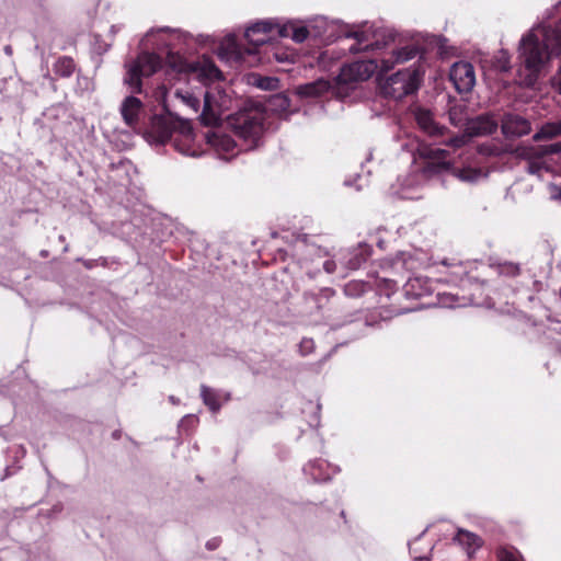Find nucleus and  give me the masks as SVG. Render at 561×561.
<instances>
[{"label": "nucleus", "instance_id": "1", "mask_svg": "<svg viewBox=\"0 0 561 561\" xmlns=\"http://www.w3.org/2000/svg\"><path fill=\"white\" fill-rule=\"evenodd\" d=\"M264 115L260 111H244L231 118L234 133L242 138L250 148L257 145L264 131Z\"/></svg>", "mask_w": 561, "mask_h": 561}, {"label": "nucleus", "instance_id": "2", "mask_svg": "<svg viewBox=\"0 0 561 561\" xmlns=\"http://www.w3.org/2000/svg\"><path fill=\"white\" fill-rule=\"evenodd\" d=\"M231 96L220 88H213L204 95V107L201 121L204 125H217L222 115L232 107Z\"/></svg>", "mask_w": 561, "mask_h": 561}, {"label": "nucleus", "instance_id": "3", "mask_svg": "<svg viewBox=\"0 0 561 561\" xmlns=\"http://www.w3.org/2000/svg\"><path fill=\"white\" fill-rule=\"evenodd\" d=\"M346 36L356 39V44L350 47L351 53L379 50L393 42L391 32L366 25L360 30L348 33Z\"/></svg>", "mask_w": 561, "mask_h": 561}, {"label": "nucleus", "instance_id": "4", "mask_svg": "<svg viewBox=\"0 0 561 561\" xmlns=\"http://www.w3.org/2000/svg\"><path fill=\"white\" fill-rule=\"evenodd\" d=\"M420 79L416 70H400L389 77L382 85V93L394 100H401L419 89Z\"/></svg>", "mask_w": 561, "mask_h": 561}, {"label": "nucleus", "instance_id": "5", "mask_svg": "<svg viewBox=\"0 0 561 561\" xmlns=\"http://www.w3.org/2000/svg\"><path fill=\"white\" fill-rule=\"evenodd\" d=\"M380 66L374 59L357 60L342 67L340 79L344 83L368 80Z\"/></svg>", "mask_w": 561, "mask_h": 561}, {"label": "nucleus", "instance_id": "6", "mask_svg": "<svg viewBox=\"0 0 561 561\" xmlns=\"http://www.w3.org/2000/svg\"><path fill=\"white\" fill-rule=\"evenodd\" d=\"M449 78L459 93L469 92L476 83L473 66L467 61L455 62L450 68Z\"/></svg>", "mask_w": 561, "mask_h": 561}, {"label": "nucleus", "instance_id": "7", "mask_svg": "<svg viewBox=\"0 0 561 561\" xmlns=\"http://www.w3.org/2000/svg\"><path fill=\"white\" fill-rule=\"evenodd\" d=\"M277 26L278 25H275L272 21H261L248 27L244 36L254 47L247 48V53L254 54L256 47L268 43L273 38L272 32L274 28H277Z\"/></svg>", "mask_w": 561, "mask_h": 561}, {"label": "nucleus", "instance_id": "8", "mask_svg": "<svg viewBox=\"0 0 561 561\" xmlns=\"http://www.w3.org/2000/svg\"><path fill=\"white\" fill-rule=\"evenodd\" d=\"M173 144L174 148L185 156L197 157L201 153L195 147L193 129L187 121L179 122V130L175 131Z\"/></svg>", "mask_w": 561, "mask_h": 561}, {"label": "nucleus", "instance_id": "9", "mask_svg": "<svg viewBox=\"0 0 561 561\" xmlns=\"http://www.w3.org/2000/svg\"><path fill=\"white\" fill-rule=\"evenodd\" d=\"M416 55L417 48L415 45H408L397 50H393L389 57L381 59L380 71L388 72L391 69H393L396 65L409 61L413 59Z\"/></svg>", "mask_w": 561, "mask_h": 561}, {"label": "nucleus", "instance_id": "10", "mask_svg": "<svg viewBox=\"0 0 561 561\" xmlns=\"http://www.w3.org/2000/svg\"><path fill=\"white\" fill-rule=\"evenodd\" d=\"M141 77H150L162 66L161 58L153 53H142L131 62Z\"/></svg>", "mask_w": 561, "mask_h": 561}, {"label": "nucleus", "instance_id": "11", "mask_svg": "<svg viewBox=\"0 0 561 561\" xmlns=\"http://www.w3.org/2000/svg\"><path fill=\"white\" fill-rule=\"evenodd\" d=\"M415 121L419 127L430 136H443L445 134V127L437 124L432 113L425 108H416L414 112Z\"/></svg>", "mask_w": 561, "mask_h": 561}, {"label": "nucleus", "instance_id": "12", "mask_svg": "<svg viewBox=\"0 0 561 561\" xmlns=\"http://www.w3.org/2000/svg\"><path fill=\"white\" fill-rule=\"evenodd\" d=\"M530 130V123L518 115H508L502 123V131L507 137H520L529 134Z\"/></svg>", "mask_w": 561, "mask_h": 561}, {"label": "nucleus", "instance_id": "13", "mask_svg": "<svg viewBox=\"0 0 561 561\" xmlns=\"http://www.w3.org/2000/svg\"><path fill=\"white\" fill-rule=\"evenodd\" d=\"M141 110V101L134 95L127 96L121 105V114L123 119L131 128H135L138 124Z\"/></svg>", "mask_w": 561, "mask_h": 561}, {"label": "nucleus", "instance_id": "14", "mask_svg": "<svg viewBox=\"0 0 561 561\" xmlns=\"http://www.w3.org/2000/svg\"><path fill=\"white\" fill-rule=\"evenodd\" d=\"M469 137H478L488 135L491 131V116L489 113L472 118L467 123L465 129Z\"/></svg>", "mask_w": 561, "mask_h": 561}, {"label": "nucleus", "instance_id": "15", "mask_svg": "<svg viewBox=\"0 0 561 561\" xmlns=\"http://www.w3.org/2000/svg\"><path fill=\"white\" fill-rule=\"evenodd\" d=\"M454 541L461 546L469 557H471V554L482 545V540L480 537H478L473 533L463 529H459L457 531Z\"/></svg>", "mask_w": 561, "mask_h": 561}, {"label": "nucleus", "instance_id": "16", "mask_svg": "<svg viewBox=\"0 0 561 561\" xmlns=\"http://www.w3.org/2000/svg\"><path fill=\"white\" fill-rule=\"evenodd\" d=\"M449 121L456 127H467V123L472 118H469V111L466 102L459 101L453 104L449 108Z\"/></svg>", "mask_w": 561, "mask_h": 561}, {"label": "nucleus", "instance_id": "17", "mask_svg": "<svg viewBox=\"0 0 561 561\" xmlns=\"http://www.w3.org/2000/svg\"><path fill=\"white\" fill-rule=\"evenodd\" d=\"M174 128L175 126L164 118H157L152 124V133L160 142H165L171 138H174L176 131Z\"/></svg>", "mask_w": 561, "mask_h": 561}, {"label": "nucleus", "instance_id": "18", "mask_svg": "<svg viewBox=\"0 0 561 561\" xmlns=\"http://www.w3.org/2000/svg\"><path fill=\"white\" fill-rule=\"evenodd\" d=\"M330 88L331 84L329 81L319 79L317 81L299 85L298 93L302 96L314 98L328 92Z\"/></svg>", "mask_w": 561, "mask_h": 561}, {"label": "nucleus", "instance_id": "19", "mask_svg": "<svg viewBox=\"0 0 561 561\" xmlns=\"http://www.w3.org/2000/svg\"><path fill=\"white\" fill-rule=\"evenodd\" d=\"M126 75L124 77V83L128 85L131 93L142 92L141 75L137 71L133 64L126 66Z\"/></svg>", "mask_w": 561, "mask_h": 561}, {"label": "nucleus", "instance_id": "20", "mask_svg": "<svg viewBox=\"0 0 561 561\" xmlns=\"http://www.w3.org/2000/svg\"><path fill=\"white\" fill-rule=\"evenodd\" d=\"M425 280L421 277H414L408 280L404 286V291L408 296L415 298L423 297L431 294L428 287L425 286Z\"/></svg>", "mask_w": 561, "mask_h": 561}, {"label": "nucleus", "instance_id": "21", "mask_svg": "<svg viewBox=\"0 0 561 561\" xmlns=\"http://www.w3.org/2000/svg\"><path fill=\"white\" fill-rule=\"evenodd\" d=\"M561 135V119L558 122L546 123L537 131L533 140L540 141L542 139H552Z\"/></svg>", "mask_w": 561, "mask_h": 561}, {"label": "nucleus", "instance_id": "22", "mask_svg": "<svg viewBox=\"0 0 561 561\" xmlns=\"http://www.w3.org/2000/svg\"><path fill=\"white\" fill-rule=\"evenodd\" d=\"M174 96L193 113H197L199 110V98L188 90L178 89L174 92Z\"/></svg>", "mask_w": 561, "mask_h": 561}, {"label": "nucleus", "instance_id": "23", "mask_svg": "<svg viewBox=\"0 0 561 561\" xmlns=\"http://www.w3.org/2000/svg\"><path fill=\"white\" fill-rule=\"evenodd\" d=\"M277 33L280 37H288L291 36V38L296 43H302L308 37V30L304 26L301 27H289V26H277Z\"/></svg>", "mask_w": 561, "mask_h": 561}, {"label": "nucleus", "instance_id": "24", "mask_svg": "<svg viewBox=\"0 0 561 561\" xmlns=\"http://www.w3.org/2000/svg\"><path fill=\"white\" fill-rule=\"evenodd\" d=\"M54 71L59 77H70L75 71V62L72 58L67 56L59 57L54 65Z\"/></svg>", "mask_w": 561, "mask_h": 561}, {"label": "nucleus", "instance_id": "25", "mask_svg": "<svg viewBox=\"0 0 561 561\" xmlns=\"http://www.w3.org/2000/svg\"><path fill=\"white\" fill-rule=\"evenodd\" d=\"M201 396H202L204 403L211 411L217 412L220 410L221 404L219 402V396H218L217 391H215L214 389H211L207 386H202L201 387Z\"/></svg>", "mask_w": 561, "mask_h": 561}, {"label": "nucleus", "instance_id": "26", "mask_svg": "<svg viewBox=\"0 0 561 561\" xmlns=\"http://www.w3.org/2000/svg\"><path fill=\"white\" fill-rule=\"evenodd\" d=\"M497 561H525L522 553L513 546L499 547L496 550Z\"/></svg>", "mask_w": 561, "mask_h": 561}, {"label": "nucleus", "instance_id": "27", "mask_svg": "<svg viewBox=\"0 0 561 561\" xmlns=\"http://www.w3.org/2000/svg\"><path fill=\"white\" fill-rule=\"evenodd\" d=\"M457 176L461 180V181H466V182H478L479 180L481 179H486L488 176V173L480 170V169H474V168H465V169H461L457 172Z\"/></svg>", "mask_w": 561, "mask_h": 561}, {"label": "nucleus", "instance_id": "28", "mask_svg": "<svg viewBox=\"0 0 561 561\" xmlns=\"http://www.w3.org/2000/svg\"><path fill=\"white\" fill-rule=\"evenodd\" d=\"M207 142L214 147L221 146L226 151L231 150L234 147L233 141L227 136H220L217 134H207L206 135Z\"/></svg>", "mask_w": 561, "mask_h": 561}, {"label": "nucleus", "instance_id": "29", "mask_svg": "<svg viewBox=\"0 0 561 561\" xmlns=\"http://www.w3.org/2000/svg\"><path fill=\"white\" fill-rule=\"evenodd\" d=\"M425 156L433 161H437L438 167H440L442 169H448L450 165L449 162H447L445 160L446 157L448 156V152L445 149H439V148L428 149L425 152Z\"/></svg>", "mask_w": 561, "mask_h": 561}, {"label": "nucleus", "instance_id": "30", "mask_svg": "<svg viewBox=\"0 0 561 561\" xmlns=\"http://www.w3.org/2000/svg\"><path fill=\"white\" fill-rule=\"evenodd\" d=\"M493 267L496 268L500 275H505L507 277H515L520 273L519 265L512 262L493 264Z\"/></svg>", "mask_w": 561, "mask_h": 561}, {"label": "nucleus", "instance_id": "31", "mask_svg": "<svg viewBox=\"0 0 561 561\" xmlns=\"http://www.w3.org/2000/svg\"><path fill=\"white\" fill-rule=\"evenodd\" d=\"M534 151H535V156H537L538 158L559 153V152H561V141L550 144V145L538 146L534 149Z\"/></svg>", "mask_w": 561, "mask_h": 561}, {"label": "nucleus", "instance_id": "32", "mask_svg": "<svg viewBox=\"0 0 561 561\" xmlns=\"http://www.w3.org/2000/svg\"><path fill=\"white\" fill-rule=\"evenodd\" d=\"M289 104V99L284 94H276L270 100V106L273 111H286Z\"/></svg>", "mask_w": 561, "mask_h": 561}, {"label": "nucleus", "instance_id": "33", "mask_svg": "<svg viewBox=\"0 0 561 561\" xmlns=\"http://www.w3.org/2000/svg\"><path fill=\"white\" fill-rule=\"evenodd\" d=\"M202 73L209 79H217L221 76L220 70L210 61L205 60Z\"/></svg>", "mask_w": 561, "mask_h": 561}, {"label": "nucleus", "instance_id": "34", "mask_svg": "<svg viewBox=\"0 0 561 561\" xmlns=\"http://www.w3.org/2000/svg\"><path fill=\"white\" fill-rule=\"evenodd\" d=\"M277 83L278 80L275 78H264L259 81L257 85L264 90H272L277 88Z\"/></svg>", "mask_w": 561, "mask_h": 561}, {"label": "nucleus", "instance_id": "35", "mask_svg": "<svg viewBox=\"0 0 561 561\" xmlns=\"http://www.w3.org/2000/svg\"><path fill=\"white\" fill-rule=\"evenodd\" d=\"M466 134L462 135V136H456V137H453L450 138L448 141H446L445 144L449 147H453V148H460L462 146H465L467 144V139H466Z\"/></svg>", "mask_w": 561, "mask_h": 561}, {"label": "nucleus", "instance_id": "36", "mask_svg": "<svg viewBox=\"0 0 561 561\" xmlns=\"http://www.w3.org/2000/svg\"><path fill=\"white\" fill-rule=\"evenodd\" d=\"M174 67L176 68L178 72H194L197 70V67L193 64H187L182 60H180L179 64H175Z\"/></svg>", "mask_w": 561, "mask_h": 561}, {"label": "nucleus", "instance_id": "37", "mask_svg": "<svg viewBox=\"0 0 561 561\" xmlns=\"http://www.w3.org/2000/svg\"><path fill=\"white\" fill-rule=\"evenodd\" d=\"M453 274L459 278V282L462 286H466V279H463L462 276L467 275V271L465 270V267L460 264V265H457L455 266V271L453 272Z\"/></svg>", "mask_w": 561, "mask_h": 561}, {"label": "nucleus", "instance_id": "38", "mask_svg": "<svg viewBox=\"0 0 561 561\" xmlns=\"http://www.w3.org/2000/svg\"><path fill=\"white\" fill-rule=\"evenodd\" d=\"M312 348H313L312 340H302L301 341L300 350H301L302 354H307V353L311 352Z\"/></svg>", "mask_w": 561, "mask_h": 561}, {"label": "nucleus", "instance_id": "39", "mask_svg": "<svg viewBox=\"0 0 561 561\" xmlns=\"http://www.w3.org/2000/svg\"><path fill=\"white\" fill-rule=\"evenodd\" d=\"M323 268L325 270V272L331 274L335 271V263L333 261H327L323 264Z\"/></svg>", "mask_w": 561, "mask_h": 561}, {"label": "nucleus", "instance_id": "40", "mask_svg": "<svg viewBox=\"0 0 561 561\" xmlns=\"http://www.w3.org/2000/svg\"><path fill=\"white\" fill-rule=\"evenodd\" d=\"M206 546L208 549L214 550L219 546V541L217 539H213L208 541Z\"/></svg>", "mask_w": 561, "mask_h": 561}, {"label": "nucleus", "instance_id": "41", "mask_svg": "<svg viewBox=\"0 0 561 561\" xmlns=\"http://www.w3.org/2000/svg\"><path fill=\"white\" fill-rule=\"evenodd\" d=\"M228 43H231L233 53H236L237 56L239 58H241L242 57V53L237 48V45H234V43L230 38H228Z\"/></svg>", "mask_w": 561, "mask_h": 561}, {"label": "nucleus", "instance_id": "42", "mask_svg": "<svg viewBox=\"0 0 561 561\" xmlns=\"http://www.w3.org/2000/svg\"><path fill=\"white\" fill-rule=\"evenodd\" d=\"M492 127H493V133H494L497 128V123L493 121Z\"/></svg>", "mask_w": 561, "mask_h": 561}, {"label": "nucleus", "instance_id": "43", "mask_svg": "<svg viewBox=\"0 0 561 561\" xmlns=\"http://www.w3.org/2000/svg\"><path fill=\"white\" fill-rule=\"evenodd\" d=\"M472 301H474V304H478V300L476 299V295L472 294Z\"/></svg>", "mask_w": 561, "mask_h": 561}, {"label": "nucleus", "instance_id": "44", "mask_svg": "<svg viewBox=\"0 0 561 561\" xmlns=\"http://www.w3.org/2000/svg\"><path fill=\"white\" fill-rule=\"evenodd\" d=\"M472 301H474V304H478V300L476 299V295L472 294Z\"/></svg>", "mask_w": 561, "mask_h": 561}, {"label": "nucleus", "instance_id": "45", "mask_svg": "<svg viewBox=\"0 0 561 561\" xmlns=\"http://www.w3.org/2000/svg\"><path fill=\"white\" fill-rule=\"evenodd\" d=\"M420 561H426V559H424V558H421V559H420Z\"/></svg>", "mask_w": 561, "mask_h": 561}]
</instances>
